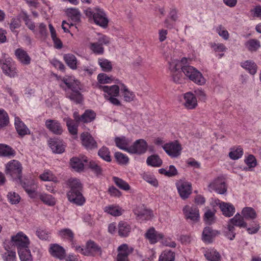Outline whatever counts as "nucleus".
Returning a JSON list of instances; mask_svg holds the SVG:
<instances>
[{
	"label": "nucleus",
	"instance_id": "51",
	"mask_svg": "<svg viewBox=\"0 0 261 261\" xmlns=\"http://www.w3.org/2000/svg\"><path fill=\"white\" fill-rule=\"evenodd\" d=\"M243 154V149L240 147H238L236 148L232 149L229 153V156L231 159L235 160L241 158Z\"/></svg>",
	"mask_w": 261,
	"mask_h": 261
},
{
	"label": "nucleus",
	"instance_id": "29",
	"mask_svg": "<svg viewBox=\"0 0 261 261\" xmlns=\"http://www.w3.org/2000/svg\"><path fill=\"white\" fill-rule=\"evenodd\" d=\"M131 231L130 224L125 221H121L118 225V233L121 237H127Z\"/></svg>",
	"mask_w": 261,
	"mask_h": 261
},
{
	"label": "nucleus",
	"instance_id": "40",
	"mask_svg": "<svg viewBox=\"0 0 261 261\" xmlns=\"http://www.w3.org/2000/svg\"><path fill=\"white\" fill-rule=\"evenodd\" d=\"M95 117L96 114L93 111L91 110H88L81 115V119H82V122L84 123H88L93 121L95 119Z\"/></svg>",
	"mask_w": 261,
	"mask_h": 261
},
{
	"label": "nucleus",
	"instance_id": "22",
	"mask_svg": "<svg viewBox=\"0 0 261 261\" xmlns=\"http://www.w3.org/2000/svg\"><path fill=\"white\" fill-rule=\"evenodd\" d=\"M45 126L54 134L60 135L63 132L61 124L56 120L48 119L45 121Z\"/></svg>",
	"mask_w": 261,
	"mask_h": 261
},
{
	"label": "nucleus",
	"instance_id": "39",
	"mask_svg": "<svg viewBox=\"0 0 261 261\" xmlns=\"http://www.w3.org/2000/svg\"><path fill=\"white\" fill-rule=\"evenodd\" d=\"M245 163L247 165V167L244 168L246 171H252L257 165V161L255 156L252 154L248 155L245 159Z\"/></svg>",
	"mask_w": 261,
	"mask_h": 261
},
{
	"label": "nucleus",
	"instance_id": "10",
	"mask_svg": "<svg viewBox=\"0 0 261 261\" xmlns=\"http://www.w3.org/2000/svg\"><path fill=\"white\" fill-rule=\"evenodd\" d=\"M163 148L166 153L171 158H177L181 154L182 147L177 141L170 142L163 146Z\"/></svg>",
	"mask_w": 261,
	"mask_h": 261
},
{
	"label": "nucleus",
	"instance_id": "6",
	"mask_svg": "<svg viewBox=\"0 0 261 261\" xmlns=\"http://www.w3.org/2000/svg\"><path fill=\"white\" fill-rule=\"evenodd\" d=\"M22 167L20 163L17 160H12L5 165V173L13 179L21 181L22 178Z\"/></svg>",
	"mask_w": 261,
	"mask_h": 261
},
{
	"label": "nucleus",
	"instance_id": "50",
	"mask_svg": "<svg viewBox=\"0 0 261 261\" xmlns=\"http://www.w3.org/2000/svg\"><path fill=\"white\" fill-rule=\"evenodd\" d=\"M224 233L225 236L230 240H233L236 234L235 227L227 223V227L224 231Z\"/></svg>",
	"mask_w": 261,
	"mask_h": 261
},
{
	"label": "nucleus",
	"instance_id": "21",
	"mask_svg": "<svg viewBox=\"0 0 261 261\" xmlns=\"http://www.w3.org/2000/svg\"><path fill=\"white\" fill-rule=\"evenodd\" d=\"M84 162L88 163L89 159L87 156H82L81 158L73 157L70 159L71 167L76 171L81 172L84 169Z\"/></svg>",
	"mask_w": 261,
	"mask_h": 261
},
{
	"label": "nucleus",
	"instance_id": "7",
	"mask_svg": "<svg viewBox=\"0 0 261 261\" xmlns=\"http://www.w3.org/2000/svg\"><path fill=\"white\" fill-rule=\"evenodd\" d=\"M0 64L3 72L6 75L10 77L17 76L16 65L11 58L0 59Z\"/></svg>",
	"mask_w": 261,
	"mask_h": 261
},
{
	"label": "nucleus",
	"instance_id": "20",
	"mask_svg": "<svg viewBox=\"0 0 261 261\" xmlns=\"http://www.w3.org/2000/svg\"><path fill=\"white\" fill-rule=\"evenodd\" d=\"M48 144L54 153H62L65 150L63 143L59 138H50L48 141Z\"/></svg>",
	"mask_w": 261,
	"mask_h": 261
},
{
	"label": "nucleus",
	"instance_id": "33",
	"mask_svg": "<svg viewBox=\"0 0 261 261\" xmlns=\"http://www.w3.org/2000/svg\"><path fill=\"white\" fill-rule=\"evenodd\" d=\"M37 197L46 205L54 206L56 204L55 198L52 195L47 193L37 192Z\"/></svg>",
	"mask_w": 261,
	"mask_h": 261
},
{
	"label": "nucleus",
	"instance_id": "1",
	"mask_svg": "<svg viewBox=\"0 0 261 261\" xmlns=\"http://www.w3.org/2000/svg\"><path fill=\"white\" fill-rule=\"evenodd\" d=\"M68 185L70 188L67 194L68 200L77 205H83L85 198L82 194L83 186L80 180L70 178L68 181Z\"/></svg>",
	"mask_w": 261,
	"mask_h": 261
},
{
	"label": "nucleus",
	"instance_id": "34",
	"mask_svg": "<svg viewBox=\"0 0 261 261\" xmlns=\"http://www.w3.org/2000/svg\"><path fill=\"white\" fill-rule=\"evenodd\" d=\"M130 141L124 136L115 137V145L120 149L128 152Z\"/></svg>",
	"mask_w": 261,
	"mask_h": 261
},
{
	"label": "nucleus",
	"instance_id": "32",
	"mask_svg": "<svg viewBox=\"0 0 261 261\" xmlns=\"http://www.w3.org/2000/svg\"><path fill=\"white\" fill-rule=\"evenodd\" d=\"M204 254L208 261H220L221 259L220 253L213 248L207 249Z\"/></svg>",
	"mask_w": 261,
	"mask_h": 261
},
{
	"label": "nucleus",
	"instance_id": "41",
	"mask_svg": "<svg viewBox=\"0 0 261 261\" xmlns=\"http://www.w3.org/2000/svg\"><path fill=\"white\" fill-rule=\"evenodd\" d=\"M58 235L61 238L72 241L74 238V233L69 228H64L58 231Z\"/></svg>",
	"mask_w": 261,
	"mask_h": 261
},
{
	"label": "nucleus",
	"instance_id": "63",
	"mask_svg": "<svg viewBox=\"0 0 261 261\" xmlns=\"http://www.w3.org/2000/svg\"><path fill=\"white\" fill-rule=\"evenodd\" d=\"M3 258L5 261H16V253L10 251L3 254Z\"/></svg>",
	"mask_w": 261,
	"mask_h": 261
},
{
	"label": "nucleus",
	"instance_id": "36",
	"mask_svg": "<svg viewBox=\"0 0 261 261\" xmlns=\"http://www.w3.org/2000/svg\"><path fill=\"white\" fill-rule=\"evenodd\" d=\"M67 16L73 22H79L81 19V13L78 9L68 8L66 11Z\"/></svg>",
	"mask_w": 261,
	"mask_h": 261
},
{
	"label": "nucleus",
	"instance_id": "49",
	"mask_svg": "<svg viewBox=\"0 0 261 261\" xmlns=\"http://www.w3.org/2000/svg\"><path fill=\"white\" fill-rule=\"evenodd\" d=\"M115 160L119 164L121 165H126L129 161L128 157L126 154L120 152H115Z\"/></svg>",
	"mask_w": 261,
	"mask_h": 261
},
{
	"label": "nucleus",
	"instance_id": "28",
	"mask_svg": "<svg viewBox=\"0 0 261 261\" xmlns=\"http://www.w3.org/2000/svg\"><path fill=\"white\" fill-rule=\"evenodd\" d=\"M228 224L233 227L237 226L240 228L247 227V223L245 222L244 219L239 213H237L231 219H229Z\"/></svg>",
	"mask_w": 261,
	"mask_h": 261
},
{
	"label": "nucleus",
	"instance_id": "26",
	"mask_svg": "<svg viewBox=\"0 0 261 261\" xmlns=\"http://www.w3.org/2000/svg\"><path fill=\"white\" fill-rule=\"evenodd\" d=\"M97 87L104 92L105 99L109 100L111 103L114 104V85L111 86L98 85Z\"/></svg>",
	"mask_w": 261,
	"mask_h": 261
},
{
	"label": "nucleus",
	"instance_id": "38",
	"mask_svg": "<svg viewBox=\"0 0 261 261\" xmlns=\"http://www.w3.org/2000/svg\"><path fill=\"white\" fill-rule=\"evenodd\" d=\"M242 214L244 219L246 220H253L256 217L255 211L250 207H244L242 211Z\"/></svg>",
	"mask_w": 261,
	"mask_h": 261
},
{
	"label": "nucleus",
	"instance_id": "55",
	"mask_svg": "<svg viewBox=\"0 0 261 261\" xmlns=\"http://www.w3.org/2000/svg\"><path fill=\"white\" fill-rule=\"evenodd\" d=\"M97 80L99 84H105L111 83L113 81V79L106 73H101L98 74Z\"/></svg>",
	"mask_w": 261,
	"mask_h": 261
},
{
	"label": "nucleus",
	"instance_id": "9",
	"mask_svg": "<svg viewBox=\"0 0 261 261\" xmlns=\"http://www.w3.org/2000/svg\"><path fill=\"white\" fill-rule=\"evenodd\" d=\"M182 212L186 220L192 223H196L199 220V211L196 206L186 205L183 207Z\"/></svg>",
	"mask_w": 261,
	"mask_h": 261
},
{
	"label": "nucleus",
	"instance_id": "57",
	"mask_svg": "<svg viewBox=\"0 0 261 261\" xmlns=\"http://www.w3.org/2000/svg\"><path fill=\"white\" fill-rule=\"evenodd\" d=\"M98 154L101 158L107 162L111 161L110 152L108 148L106 147H102L100 148L98 151Z\"/></svg>",
	"mask_w": 261,
	"mask_h": 261
},
{
	"label": "nucleus",
	"instance_id": "15",
	"mask_svg": "<svg viewBox=\"0 0 261 261\" xmlns=\"http://www.w3.org/2000/svg\"><path fill=\"white\" fill-rule=\"evenodd\" d=\"M208 190L210 191H215L220 194H223L226 192L227 188L224 179L218 177L209 184Z\"/></svg>",
	"mask_w": 261,
	"mask_h": 261
},
{
	"label": "nucleus",
	"instance_id": "53",
	"mask_svg": "<svg viewBox=\"0 0 261 261\" xmlns=\"http://www.w3.org/2000/svg\"><path fill=\"white\" fill-rule=\"evenodd\" d=\"M21 14L22 18L25 22V24L29 29L32 31H34L35 30V26L34 22H33L30 19L29 15L25 11H22Z\"/></svg>",
	"mask_w": 261,
	"mask_h": 261
},
{
	"label": "nucleus",
	"instance_id": "44",
	"mask_svg": "<svg viewBox=\"0 0 261 261\" xmlns=\"http://www.w3.org/2000/svg\"><path fill=\"white\" fill-rule=\"evenodd\" d=\"M146 162L148 165L152 167H160L162 164V161L157 155H152L147 158Z\"/></svg>",
	"mask_w": 261,
	"mask_h": 261
},
{
	"label": "nucleus",
	"instance_id": "18",
	"mask_svg": "<svg viewBox=\"0 0 261 261\" xmlns=\"http://www.w3.org/2000/svg\"><path fill=\"white\" fill-rule=\"evenodd\" d=\"M215 202L216 204L219 206L222 214L224 216L230 217L234 214L236 209L231 203L221 202L219 199L216 200Z\"/></svg>",
	"mask_w": 261,
	"mask_h": 261
},
{
	"label": "nucleus",
	"instance_id": "45",
	"mask_svg": "<svg viewBox=\"0 0 261 261\" xmlns=\"http://www.w3.org/2000/svg\"><path fill=\"white\" fill-rule=\"evenodd\" d=\"M211 47L215 52L220 53L219 54V58L223 57L224 53L227 50L226 46L222 43H212Z\"/></svg>",
	"mask_w": 261,
	"mask_h": 261
},
{
	"label": "nucleus",
	"instance_id": "8",
	"mask_svg": "<svg viewBox=\"0 0 261 261\" xmlns=\"http://www.w3.org/2000/svg\"><path fill=\"white\" fill-rule=\"evenodd\" d=\"M121 93L126 101H130L135 98V94L119 80L115 79V97Z\"/></svg>",
	"mask_w": 261,
	"mask_h": 261
},
{
	"label": "nucleus",
	"instance_id": "31",
	"mask_svg": "<svg viewBox=\"0 0 261 261\" xmlns=\"http://www.w3.org/2000/svg\"><path fill=\"white\" fill-rule=\"evenodd\" d=\"M218 233L217 231L213 230L210 227H206L203 229L202 239L205 243H210L212 241L213 238Z\"/></svg>",
	"mask_w": 261,
	"mask_h": 261
},
{
	"label": "nucleus",
	"instance_id": "17",
	"mask_svg": "<svg viewBox=\"0 0 261 261\" xmlns=\"http://www.w3.org/2000/svg\"><path fill=\"white\" fill-rule=\"evenodd\" d=\"M134 248L127 244H123L118 247L117 261H129L128 256L134 251Z\"/></svg>",
	"mask_w": 261,
	"mask_h": 261
},
{
	"label": "nucleus",
	"instance_id": "3",
	"mask_svg": "<svg viewBox=\"0 0 261 261\" xmlns=\"http://www.w3.org/2000/svg\"><path fill=\"white\" fill-rule=\"evenodd\" d=\"M181 65V71L188 79L198 85L206 83V79L196 68L187 64Z\"/></svg>",
	"mask_w": 261,
	"mask_h": 261
},
{
	"label": "nucleus",
	"instance_id": "52",
	"mask_svg": "<svg viewBox=\"0 0 261 261\" xmlns=\"http://www.w3.org/2000/svg\"><path fill=\"white\" fill-rule=\"evenodd\" d=\"M143 179L154 187H157L158 182L154 175L150 173H144L143 174Z\"/></svg>",
	"mask_w": 261,
	"mask_h": 261
},
{
	"label": "nucleus",
	"instance_id": "11",
	"mask_svg": "<svg viewBox=\"0 0 261 261\" xmlns=\"http://www.w3.org/2000/svg\"><path fill=\"white\" fill-rule=\"evenodd\" d=\"M11 241L13 245L17 247L18 251L21 249L29 247V240L27 236L22 232H19L16 235L12 236Z\"/></svg>",
	"mask_w": 261,
	"mask_h": 261
},
{
	"label": "nucleus",
	"instance_id": "48",
	"mask_svg": "<svg viewBox=\"0 0 261 261\" xmlns=\"http://www.w3.org/2000/svg\"><path fill=\"white\" fill-rule=\"evenodd\" d=\"M71 90L72 92L68 96V98L76 103H81L83 100V96L81 93L78 90H74V88H73Z\"/></svg>",
	"mask_w": 261,
	"mask_h": 261
},
{
	"label": "nucleus",
	"instance_id": "60",
	"mask_svg": "<svg viewBox=\"0 0 261 261\" xmlns=\"http://www.w3.org/2000/svg\"><path fill=\"white\" fill-rule=\"evenodd\" d=\"M7 197L9 202L12 204L18 203L20 200V196L17 193L13 192H9L7 195Z\"/></svg>",
	"mask_w": 261,
	"mask_h": 261
},
{
	"label": "nucleus",
	"instance_id": "42",
	"mask_svg": "<svg viewBox=\"0 0 261 261\" xmlns=\"http://www.w3.org/2000/svg\"><path fill=\"white\" fill-rule=\"evenodd\" d=\"M15 155V151L10 146L0 144V156H10Z\"/></svg>",
	"mask_w": 261,
	"mask_h": 261
},
{
	"label": "nucleus",
	"instance_id": "12",
	"mask_svg": "<svg viewBox=\"0 0 261 261\" xmlns=\"http://www.w3.org/2000/svg\"><path fill=\"white\" fill-rule=\"evenodd\" d=\"M18 181L30 197L31 198H37V186L33 179H25L23 181L21 178V181Z\"/></svg>",
	"mask_w": 261,
	"mask_h": 261
},
{
	"label": "nucleus",
	"instance_id": "47",
	"mask_svg": "<svg viewBox=\"0 0 261 261\" xmlns=\"http://www.w3.org/2000/svg\"><path fill=\"white\" fill-rule=\"evenodd\" d=\"M174 253L170 250H165L159 257V261H174Z\"/></svg>",
	"mask_w": 261,
	"mask_h": 261
},
{
	"label": "nucleus",
	"instance_id": "19",
	"mask_svg": "<svg viewBox=\"0 0 261 261\" xmlns=\"http://www.w3.org/2000/svg\"><path fill=\"white\" fill-rule=\"evenodd\" d=\"M83 145L87 150H92L97 148V144L93 137L88 133H83L81 135Z\"/></svg>",
	"mask_w": 261,
	"mask_h": 261
},
{
	"label": "nucleus",
	"instance_id": "37",
	"mask_svg": "<svg viewBox=\"0 0 261 261\" xmlns=\"http://www.w3.org/2000/svg\"><path fill=\"white\" fill-rule=\"evenodd\" d=\"M64 60L70 68L72 69L76 68L77 60L75 56L70 54H65L64 56Z\"/></svg>",
	"mask_w": 261,
	"mask_h": 261
},
{
	"label": "nucleus",
	"instance_id": "61",
	"mask_svg": "<svg viewBox=\"0 0 261 261\" xmlns=\"http://www.w3.org/2000/svg\"><path fill=\"white\" fill-rule=\"evenodd\" d=\"M98 64L102 70L105 71H109L112 69L111 64L108 60L99 59Z\"/></svg>",
	"mask_w": 261,
	"mask_h": 261
},
{
	"label": "nucleus",
	"instance_id": "64",
	"mask_svg": "<svg viewBox=\"0 0 261 261\" xmlns=\"http://www.w3.org/2000/svg\"><path fill=\"white\" fill-rule=\"evenodd\" d=\"M250 12L253 17L259 18L261 19V6H256L250 10Z\"/></svg>",
	"mask_w": 261,
	"mask_h": 261
},
{
	"label": "nucleus",
	"instance_id": "24",
	"mask_svg": "<svg viewBox=\"0 0 261 261\" xmlns=\"http://www.w3.org/2000/svg\"><path fill=\"white\" fill-rule=\"evenodd\" d=\"M49 252L51 255L60 260L64 259L65 257V250L61 246L57 244L50 245Z\"/></svg>",
	"mask_w": 261,
	"mask_h": 261
},
{
	"label": "nucleus",
	"instance_id": "23",
	"mask_svg": "<svg viewBox=\"0 0 261 261\" xmlns=\"http://www.w3.org/2000/svg\"><path fill=\"white\" fill-rule=\"evenodd\" d=\"M17 59L24 65H28L30 64L31 58L25 50L21 48L16 49L14 52Z\"/></svg>",
	"mask_w": 261,
	"mask_h": 261
},
{
	"label": "nucleus",
	"instance_id": "46",
	"mask_svg": "<svg viewBox=\"0 0 261 261\" xmlns=\"http://www.w3.org/2000/svg\"><path fill=\"white\" fill-rule=\"evenodd\" d=\"M21 261H32V257L31 251L29 247L25 249H21L18 251Z\"/></svg>",
	"mask_w": 261,
	"mask_h": 261
},
{
	"label": "nucleus",
	"instance_id": "30",
	"mask_svg": "<svg viewBox=\"0 0 261 261\" xmlns=\"http://www.w3.org/2000/svg\"><path fill=\"white\" fill-rule=\"evenodd\" d=\"M145 236L151 244H154L163 238V235L155 230L153 228L148 230Z\"/></svg>",
	"mask_w": 261,
	"mask_h": 261
},
{
	"label": "nucleus",
	"instance_id": "58",
	"mask_svg": "<svg viewBox=\"0 0 261 261\" xmlns=\"http://www.w3.org/2000/svg\"><path fill=\"white\" fill-rule=\"evenodd\" d=\"M9 123V117L7 113L2 109H0V127H3Z\"/></svg>",
	"mask_w": 261,
	"mask_h": 261
},
{
	"label": "nucleus",
	"instance_id": "25",
	"mask_svg": "<svg viewBox=\"0 0 261 261\" xmlns=\"http://www.w3.org/2000/svg\"><path fill=\"white\" fill-rule=\"evenodd\" d=\"M185 99L184 106L188 109H193L197 105V99L195 96L191 92L186 93L184 95Z\"/></svg>",
	"mask_w": 261,
	"mask_h": 261
},
{
	"label": "nucleus",
	"instance_id": "13",
	"mask_svg": "<svg viewBox=\"0 0 261 261\" xmlns=\"http://www.w3.org/2000/svg\"><path fill=\"white\" fill-rule=\"evenodd\" d=\"M178 192L182 199L189 197L192 193L191 184L185 180H180L176 184Z\"/></svg>",
	"mask_w": 261,
	"mask_h": 261
},
{
	"label": "nucleus",
	"instance_id": "4",
	"mask_svg": "<svg viewBox=\"0 0 261 261\" xmlns=\"http://www.w3.org/2000/svg\"><path fill=\"white\" fill-rule=\"evenodd\" d=\"M72 247L77 252L81 253L85 256H92L101 255V248L94 241L90 240L86 243L85 247H82L74 244H72Z\"/></svg>",
	"mask_w": 261,
	"mask_h": 261
},
{
	"label": "nucleus",
	"instance_id": "27",
	"mask_svg": "<svg viewBox=\"0 0 261 261\" xmlns=\"http://www.w3.org/2000/svg\"><path fill=\"white\" fill-rule=\"evenodd\" d=\"M15 126L19 136L23 137L27 134H30L29 129L18 117L15 118Z\"/></svg>",
	"mask_w": 261,
	"mask_h": 261
},
{
	"label": "nucleus",
	"instance_id": "2",
	"mask_svg": "<svg viewBox=\"0 0 261 261\" xmlns=\"http://www.w3.org/2000/svg\"><path fill=\"white\" fill-rule=\"evenodd\" d=\"M164 56L167 60L169 57L168 54H164ZM189 60L186 58H183L180 61L176 59H171L168 61L169 66V69L172 73V79L176 83H181L182 81V75L180 71L181 70V64H188Z\"/></svg>",
	"mask_w": 261,
	"mask_h": 261
},
{
	"label": "nucleus",
	"instance_id": "54",
	"mask_svg": "<svg viewBox=\"0 0 261 261\" xmlns=\"http://www.w3.org/2000/svg\"><path fill=\"white\" fill-rule=\"evenodd\" d=\"M66 125L69 133L75 135L77 134L78 124L73 122L71 119H67L66 120Z\"/></svg>",
	"mask_w": 261,
	"mask_h": 261
},
{
	"label": "nucleus",
	"instance_id": "62",
	"mask_svg": "<svg viewBox=\"0 0 261 261\" xmlns=\"http://www.w3.org/2000/svg\"><path fill=\"white\" fill-rule=\"evenodd\" d=\"M91 49L94 53L97 54H102L103 53V48L101 44L98 42L91 43Z\"/></svg>",
	"mask_w": 261,
	"mask_h": 261
},
{
	"label": "nucleus",
	"instance_id": "35",
	"mask_svg": "<svg viewBox=\"0 0 261 261\" xmlns=\"http://www.w3.org/2000/svg\"><path fill=\"white\" fill-rule=\"evenodd\" d=\"M241 66L247 70L251 74L254 75L256 73L257 71V65L256 64L252 61L251 60H247L244 62H242L241 64Z\"/></svg>",
	"mask_w": 261,
	"mask_h": 261
},
{
	"label": "nucleus",
	"instance_id": "59",
	"mask_svg": "<svg viewBox=\"0 0 261 261\" xmlns=\"http://www.w3.org/2000/svg\"><path fill=\"white\" fill-rule=\"evenodd\" d=\"M215 30L219 35L224 40H227L229 38V35L228 31L222 25H218Z\"/></svg>",
	"mask_w": 261,
	"mask_h": 261
},
{
	"label": "nucleus",
	"instance_id": "56",
	"mask_svg": "<svg viewBox=\"0 0 261 261\" xmlns=\"http://www.w3.org/2000/svg\"><path fill=\"white\" fill-rule=\"evenodd\" d=\"M115 185L121 190L128 191L130 190L129 185L125 181L115 177Z\"/></svg>",
	"mask_w": 261,
	"mask_h": 261
},
{
	"label": "nucleus",
	"instance_id": "5",
	"mask_svg": "<svg viewBox=\"0 0 261 261\" xmlns=\"http://www.w3.org/2000/svg\"><path fill=\"white\" fill-rule=\"evenodd\" d=\"M85 14L89 18H92L96 24L103 28L107 26L108 19L102 9L99 8L93 9L88 8L85 11Z\"/></svg>",
	"mask_w": 261,
	"mask_h": 261
},
{
	"label": "nucleus",
	"instance_id": "16",
	"mask_svg": "<svg viewBox=\"0 0 261 261\" xmlns=\"http://www.w3.org/2000/svg\"><path fill=\"white\" fill-rule=\"evenodd\" d=\"M147 143L144 140L139 139L129 147L128 152L138 154H143L147 151Z\"/></svg>",
	"mask_w": 261,
	"mask_h": 261
},
{
	"label": "nucleus",
	"instance_id": "14",
	"mask_svg": "<svg viewBox=\"0 0 261 261\" xmlns=\"http://www.w3.org/2000/svg\"><path fill=\"white\" fill-rule=\"evenodd\" d=\"M134 212L137 219L140 222L150 219L152 216V212L146 209L144 205L137 206L134 209Z\"/></svg>",
	"mask_w": 261,
	"mask_h": 261
},
{
	"label": "nucleus",
	"instance_id": "43",
	"mask_svg": "<svg viewBox=\"0 0 261 261\" xmlns=\"http://www.w3.org/2000/svg\"><path fill=\"white\" fill-rule=\"evenodd\" d=\"M246 48L251 51L257 50L260 47V42L256 39H250L245 44Z\"/></svg>",
	"mask_w": 261,
	"mask_h": 261
}]
</instances>
